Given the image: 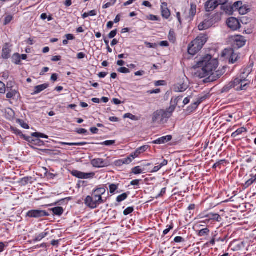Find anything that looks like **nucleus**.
Here are the masks:
<instances>
[{
  "instance_id": "f257e3e1",
  "label": "nucleus",
  "mask_w": 256,
  "mask_h": 256,
  "mask_svg": "<svg viewBox=\"0 0 256 256\" xmlns=\"http://www.w3.org/2000/svg\"><path fill=\"white\" fill-rule=\"evenodd\" d=\"M218 65V62L216 58H212V56L207 54L197 62L194 66V76L202 78L213 75Z\"/></svg>"
},
{
  "instance_id": "f03ea898",
  "label": "nucleus",
  "mask_w": 256,
  "mask_h": 256,
  "mask_svg": "<svg viewBox=\"0 0 256 256\" xmlns=\"http://www.w3.org/2000/svg\"><path fill=\"white\" fill-rule=\"evenodd\" d=\"M106 192L104 187H99L92 191L90 196H88L84 200L85 204L91 209L96 208L100 204H104L106 200H103L102 196Z\"/></svg>"
},
{
  "instance_id": "7ed1b4c3",
  "label": "nucleus",
  "mask_w": 256,
  "mask_h": 256,
  "mask_svg": "<svg viewBox=\"0 0 256 256\" xmlns=\"http://www.w3.org/2000/svg\"><path fill=\"white\" fill-rule=\"evenodd\" d=\"M208 36L206 34H200L192 40L188 46V53L192 56L197 54L203 47L208 40Z\"/></svg>"
},
{
  "instance_id": "20e7f679",
  "label": "nucleus",
  "mask_w": 256,
  "mask_h": 256,
  "mask_svg": "<svg viewBox=\"0 0 256 256\" xmlns=\"http://www.w3.org/2000/svg\"><path fill=\"white\" fill-rule=\"evenodd\" d=\"M248 74L249 73L246 74L244 72L231 81L236 90H245L248 88L250 83V80L247 78Z\"/></svg>"
},
{
  "instance_id": "39448f33",
  "label": "nucleus",
  "mask_w": 256,
  "mask_h": 256,
  "mask_svg": "<svg viewBox=\"0 0 256 256\" xmlns=\"http://www.w3.org/2000/svg\"><path fill=\"white\" fill-rule=\"evenodd\" d=\"M169 118L166 116L164 110H159L154 112L152 115V122L158 124L166 123Z\"/></svg>"
},
{
  "instance_id": "423d86ee",
  "label": "nucleus",
  "mask_w": 256,
  "mask_h": 256,
  "mask_svg": "<svg viewBox=\"0 0 256 256\" xmlns=\"http://www.w3.org/2000/svg\"><path fill=\"white\" fill-rule=\"evenodd\" d=\"M50 214L44 210H33L28 212L26 216L31 218H40L48 216Z\"/></svg>"
},
{
  "instance_id": "0eeeda50",
  "label": "nucleus",
  "mask_w": 256,
  "mask_h": 256,
  "mask_svg": "<svg viewBox=\"0 0 256 256\" xmlns=\"http://www.w3.org/2000/svg\"><path fill=\"white\" fill-rule=\"evenodd\" d=\"M233 46L234 48H239L244 46L246 42L244 38L242 36H234L232 37Z\"/></svg>"
},
{
  "instance_id": "6e6552de",
  "label": "nucleus",
  "mask_w": 256,
  "mask_h": 256,
  "mask_svg": "<svg viewBox=\"0 0 256 256\" xmlns=\"http://www.w3.org/2000/svg\"><path fill=\"white\" fill-rule=\"evenodd\" d=\"M226 24L232 30H236L240 28V24L238 20L234 17L228 18L226 20Z\"/></svg>"
},
{
  "instance_id": "1a4fd4ad",
  "label": "nucleus",
  "mask_w": 256,
  "mask_h": 256,
  "mask_svg": "<svg viewBox=\"0 0 256 256\" xmlns=\"http://www.w3.org/2000/svg\"><path fill=\"white\" fill-rule=\"evenodd\" d=\"M91 164L94 168H102L107 166L108 162L102 158H94L90 161Z\"/></svg>"
},
{
  "instance_id": "9d476101",
  "label": "nucleus",
  "mask_w": 256,
  "mask_h": 256,
  "mask_svg": "<svg viewBox=\"0 0 256 256\" xmlns=\"http://www.w3.org/2000/svg\"><path fill=\"white\" fill-rule=\"evenodd\" d=\"M160 10L163 18L168 19L170 17L171 14L170 10L168 8V4L166 2H162Z\"/></svg>"
},
{
  "instance_id": "9b49d317",
  "label": "nucleus",
  "mask_w": 256,
  "mask_h": 256,
  "mask_svg": "<svg viewBox=\"0 0 256 256\" xmlns=\"http://www.w3.org/2000/svg\"><path fill=\"white\" fill-rule=\"evenodd\" d=\"M12 82H8L7 84V90L6 97L7 98H13L14 99L16 95L18 94V92L16 90H12Z\"/></svg>"
},
{
  "instance_id": "f8f14e48",
  "label": "nucleus",
  "mask_w": 256,
  "mask_h": 256,
  "mask_svg": "<svg viewBox=\"0 0 256 256\" xmlns=\"http://www.w3.org/2000/svg\"><path fill=\"white\" fill-rule=\"evenodd\" d=\"M218 6L215 0H208L204 4V8L206 12H212Z\"/></svg>"
},
{
  "instance_id": "ddd939ff",
  "label": "nucleus",
  "mask_w": 256,
  "mask_h": 256,
  "mask_svg": "<svg viewBox=\"0 0 256 256\" xmlns=\"http://www.w3.org/2000/svg\"><path fill=\"white\" fill-rule=\"evenodd\" d=\"M213 26V20H205L200 24L198 26L200 30H204L212 27Z\"/></svg>"
},
{
  "instance_id": "4468645a",
  "label": "nucleus",
  "mask_w": 256,
  "mask_h": 256,
  "mask_svg": "<svg viewBox=\"0 0 256 256\" xmlns=\"http://www.w3.org/2000/svg\"><path fill=\"white\" fill-rule=\"evenodd\" d=\"M148 148L149 146L148 145L142 146L138 148L134 152H132L130 154V156H132V158H136L138 157L141 154L145 152Z\"/></svg>"
},
{
  "instance_id": "2eb2a0df",
  "label": "nucleus",
  "mask_w": 256,
  "mask_h": 256,
  "mask_svg": "<svg viewBox=\"0 0 256 256\" xmlns=\"http://www.w3.org/2000/svg\"><path fill=\"white\" fill-rule=\"evenodd\" d=\"M10 44L8 43L5 44L2 49V58L4 59H8L10 56Z\"/></svg>"
},
{
  "instance_id": "dca6fc26",
  "label": "nucleus",
  "mask_w": 256,
  "mask_h": 256,
  "mask_svg": "<svg viewBox=\"0 0 256 256\" xmlns=\"http://www.w3.org/2000/svg\"><path fill=\"white\" fill-rule=\"evenodd\" d=\"M196 13V5L192 2L190 4V8L189 10L188 15L186 17V18L189 21L192 20L194 17Z\"/></svg>"
},
{
  "instance_id": "f3484780",
  "label": "nucleus",
  "mask_w": 256,
  "mask_h": 256,
  "mask_svg": "<svg viewBox=\"0 0 256 256\" xmlns=\"http://www.w3.org/2000/svg\"><path fill=\"white\" fill-rule=\"evenodd\" d=\"M172 139V136L170 135H168L156 139L153 141L152 143L156 144H161L170 142Z\"/></svg>"
},
{
  "instance_id": "a211bd4d",
  "label": "nucleus",
  "mask_w": 256,
  "mask_h": 256,
  "mask_svg": "<svg viewBox=\"0 0 256 256\" xmlns=\"http://www.w3.org/2000/svg\"><path fill=\"white\" fill-rule=\"evenodd\" d=\"M49 86V84H44L40 85L37 86L34 88V92L32 93V95H35L42 92Z\"/></svg>"
},
{
  "instance_id": "6ab92c4d",
  "label": "nucleus",
  "mask_w": 256,
  "mask_h": 256,
  "mask_svg": "<svg viewBox=\"0 0 256 256\" xmlns=\"http://www.w3.org/2000/svg\"><path fill=\"white\" fill-rule=\"evenodd\" d=\"M220 9L223 10L226 14L228 15L232 14L234 10L232 6L228 4L227 2L223 6H221Z\"/></svg>"
},
{
  "instance_id": "aec40b11",
  "label": "nucleus",
  "mask_w": 256,
  "mask_h": 256,
  "mask_svg": "<svg viewBox=\"0 0 256 256\" xmlns=\"http://www.w3.org/2000/svg\"><path fill=\"white\" fill-rule=\"evenodd\" d=\"M202 218H208V220H212L218 222L222 220V218L218 214L212 212L209 213Z\"/></svg>"
},
{
  "instance_id": "412c9836",
  "label": "nucleus",
  "mask_w": 256,
  "mask_h": 256,
  "mask_svg": "<svg viewBox=\"0 0 256 256\" xmlns=\"http://www.w3.org/2000/svg\"><path fill=\"white\" fill-rule=\"evenodd\" d=\"M50 230L48 228L46 229L44 232L36 235L34 238V242H38L41 240L42 239L50 234Z\"/></svg>"
},
{
  "instance_id": "4be33fe9",
  "label": "nucleus",
  "mask_w": 256,
  "mask_h": 256,
  "mask_svg": "<svg viewBox=\"0 0 256 256\" xmlns=\"http://www.w3.org/2000/svg\"><path fill=\"white\" fill-rule=\"evenodd\" d=\"M251 178L242 184L244 188L246 189L256 182V174L255 175H250Z\"/></svg>"
},
{
  "instance_id": "5701e85b",
  "label": "nucleus",
  "mask_w": 256,
  "mask_h": 256,
  "mask_svg": "<svg viewBox=\"0 0 256 256\" xmlns=\"http://www.w3.org/2000/svg\"><path fill=\"white\" fill-rule=\"evenodd\" d=\"M49 210L52 212L54 215L60 216L64 213V208L60 206L55 207L49 209Z\"/></svg>"
},
{
  "instance_id": "b1692460",
  "label": "nucleus",
  "mask_w": 256,
  "mask_h": 256,
  "mask_svg": "<svg viewBox=\"0 0 256 256\" xmlns=\"http://www.w3.org/2000/svg\"><path fill=\"white\" fill-rule=\"evenodd\" d=\"M176 107V106L172 104L166 110H164V112L165 113L166 116L168 118L172 116V113L175 110Z\"/></svg>"
},
{
  "instance_id": "393cba45",
  "label": "nucleus",
  "mask_w": 256,
  "mask_h": 256,
  "mask_svg": "<svg viewBox=\"0 0 256 256\" xmlns=\"http://www.w3.org/2000/svg\"><path fill=\"white\" fill-rule=\"evenodd\" d=\"M240 58L239 55L235 53L234 50H232L230 56V58L229 62L232 64H234Z\"/></svg>"
},
{
  "instance_id": "a878e982",
  "label": "nucleus",
  "mask_w": 256,
  "mask_h": 256,
  "mask_svg": "<svg viewBox=\"0 0 256 256\" xmlns=\"http://www.w3.org/2000/svg\"><path fill=\"white\" fill-rule=\"evenodd\" d=\"M246 129L244 127H242L238 129L236 131L234 132L232 134L231 136L232 138H236L237 136L242 134L244 132H246Z\"/></svg>"
},
{
  "instance_id": "bb28decb",
  "label": "nucleus",
  "mask_w": 256,
  "mask_h": 256,
  "mask_svg": "<svg viewBox=\"0 0 256 256\" xmlns=\"http://www.w3.org/2000/svg\"><path fill=\"white\" fill-rule=\"evenodd\" d=\"M250 10L249 6L245 4L240 8L238 12L240 14L244 15L248 12L250 11Z\"/></svg>"
},
{
  "instance_id": "cd10ccee",
  "label": "nucleus",
  "mask_w": 256,
  "mask_h": 256,
  "mask_svg": "<svg viewBox=\"0 0 256 256\" xmlns=\"http://www.w3.org/2000/svg\"><path fill=\"white\" fill-rule=\"evenodd\" d=\"M72 174L73 176L80 179H84V178L83 176L84 175V172L78 171L77 170H73L72 172Z\"/></svg>"
},
{
  "instance_id": "c85d7f7f",
  "label": "nucleus",
  "mask_w": 256,
  "mask_h": 256,
  "mask_svg": "<svg viewBox=\"0 0 256 256\" xmlns=\"http://www.w3.org/2000/svg\"><path fill=\"white\" fill-rule=\"evenodd\" d=\"M168 38L169 40L172 43H174L176 40V36L174 31L173 30H170L169 32Z\"/></svg>"
},
{
  "instance_id": "c756f323",
  "label": "nucleus",
  "mask_w": 256,
  "mask_h": 256,
  "mask_svg": "<svg viewBox=\"0 0 256 256\" xmlns=\"http://www.w3.org/2000/svg\"><path fill=\"white\" fill-rule=\"evenodd\" d=\"M210 230L208 228H203L198 232V235L199 236H208L210 234Z\"/></svg>"
},
{
  "instance_id": "7c9ffc66",
  "label": "nucleus",
  "mask_w": 256,
  "mask_h": 256,
  "mask_svg": "<svg viewBox=\"0 0 256 256\" xmlns=\"http://www.w3.org/2000/svg\"><path fill=\"white\" fill-rule=\"evenodd\" d=\"M187 89V86L184 84L177 86L174 89L176 92H183Z\"/></svg>"
},
{
  "instance_id": "2f4dec72",
  "label": "nucleus",
  "mask_w": 256,
  "mask_h": 256,
  "mask_svg": "<svg viewBox=\"0 0 256 256\" xmlns=\"http://www.w3.org/2000/svg\"><path fill=\"white\" fill-rule=\"evenodd\" d=\"M232 88H234V86L232 85V82H230L228 84H227L226 85L223 87V88L222 90V92H228Z\"/></svg>"
},
{
  "instance_id": "473e14b6",
  "label": "nucleus",
  "mask_w": 256,
  "mask_h": 256,
  "mask_svg": "<svg viewBox=\"0 0 256 256\" xmlns=\"http://www.w3.org/2000/svg\"><path fill=\"white\" fill-rule=\"evenodd\" d=\"M129 194H130V192H128V193H126V192L124 193V194L118 196L116 198V202H120L122 201L125 200L127 198Z\"/></svg>"
},
{
  "instance_id": "72a5a7b5",
  "label": "nucleus",
  "mask_w": 256,
  "mask_h": 256,
  "mask_svg": "<svg viewBox=\"0 0 256 256\" xmlns=\"http://www.w3.org/2000/svg\"><path fill=\"white\" fill-rule=\"evenodd\" d=\"M87 144L86 142H72V143H68V142H62V145H68L70 146H82Z\"/></svg>"
},
{
  "instance_id": "f704fd0d",
  "label": "nucleus",
  "mask_w": 256,
  "mask_h": 256,
  "mask_svg": "<svg viewBox=\"0 0 256 256\" xmlns=\"http://www.w3.org/2000/svg\"><path fill=\"white\" fill-rule=\"evenodd\" d=\"M200 104V103L198 100H197L196 102H194V103L192 104L188 107V110L191 112H193L196 110Z\"/></svg>"
},
{
  "instance_id": "c9c22d12",
  "label": "nucleus",
  "mask_w": 256,
  "mask_h": 256,
  "mask_svg": "<svg viewBox=\"0 0 256 256\" xmlns=\"http://www.w3.org/2000/svg\"><path fill=\"white\" fill-rule=\"evenodd\" d=\"M32 136L36 138H48V136L47 135H46L44 134L40 133V132H33L32 134Z\"/></svg>"
},
{
  "instance_id": "e433bc0d",
  "label": "nucleus",
  "mask_w": 256,
  "mask_h": 256,
  "mask_svg": "<svg viewBox=\"0 0 256 256\" xmlns=\"http://www.w3.org/2000/svg\"><path fill=\"white\" fill-rule=\"evenodd\" d=\"M210 20H213V24L216 22H217L221 20V16L220 14L218 13L216 14L213 16L212 18L210 19Z\"/></svg>"
},
{
  "instance_id": "4c0bfd02",
  "label": "nucleus",
  "mask_w": 256,
  "mask_h": 256,
  "mask_svg": "<svg viewBox=\"0 0 256 256\" xmlns=\"http://www.w3.org/2000/svg\"><path fill=\"white\" fill-rule=\"evenodd\" d=\"M119 184H110L109 186L110 192L112 194H114L116 190H118Z\"/></svg>"
},
{
  "instance_id": "58836bf2",
  "label": "nucleus",
  "mask_w": 256,
  "mask_h": 256,
  "mask_svg": "<svg viewBox=\"0 0 256 256\" xmlns=\"http://www.w3.org/2000/svg\"><path fill=\"white\" fill-rule=\"evenodd\" d=\"M115 142H116L115 140H106V141L102 142L96 143V144L110 146L113 145L114 144H115Z\"/></svg>"
},
{
  "instance_id": "ea45409f",
  "label": "nucleus",
  "mask_w": 256,
  "mask_h": 256,
  "mask_svg": "<svg viewBox=\"0 0 256 256\" xmlns=\"http://www.w3.org/2000/svg\"><path fill=\"white\" fill-rule=\"evenodd\" d=\"M132 172L135 174H138L142 172V170L140 168V166H137L132 169Z\"/></svg>"
},
{
  "instance_id": "a19ab883",
  "label": "nucleus",
  "mask_w": 256,
  "mask_h": 256,
  "mask_svg": "<svg viewBox=\"0 0 256 256\" xmlns=\"http://www.w3.org/2000/svg\"><path fill=\"white\" fill-rule=\"evenodd\" d=\"M242 1H238L236 2H235L233 4L232 6L234 7V10H240V8L242 7Z\"/></svg>"
},
{
  "instance_id": "79ce46f5",
  "label": "nucleus",
  "mask_w": 256,
  "mask_h": 256,
  "mask_svg": "<svg viewBox=\"0 0 256 256\" xmlns=\"http://www.w3.org/2000/svg\"><path fill=\"white\" fill-rule=\"evenodd\" d=\"M182 96H178L174 98V99L172 98L171 100V104H172L174 106H176L179 101L182 100Z\"/></svg>"
},
{
  "instance_id": "37998d69",
  "label": "nucleus",
  "mask_w": 256,
  "mask_h": 256,
  "mask_svg": "<svg viewBox=\"0 0 256 256\" xmlns=\"http://www.w3.org/2000/svg\"><path fill=\"white\" fill-rule=\"evenodd\" d=\"M134 158H132V157L130 156V155L129 156L124 158H122V162H123L124 164H130L132 162V160Z\"/></svg>"
},
{
  "instance_id": "c03bdc74",
  "label": "nucleus",
  "mask_w": 256,
  "mask_h": 256,
  "mask_svg": "<svg viewBox=\"0 0 256 256\" xmlns=\"http://www.w3.org/2000/svg\"><path fill=\"white\" fill-rule=\"evenodd\" d=\"M12 19H13L12 16V15L7 16L4 18V24L7 25L9 23H10L11 22V21L12 20Z\"/></svg>"
},
{
  "instance_id": "a18cd8bd",
  "label": "nucleus",
  "mask_w": 256,
  "mask_h": 256,
  "mask_svg": "<svg viewBox=\"0 0 256 256\" xmlns=\"http://www.w3.org/2000/svg\"><path fill=\"white\" fill-rule=\"evenodd\" d=\"M32 141L33 142H32V144H34V145H36L38 146H42L44 144V142L41 140H40L38 139L34 140H32Z\"/></svg>"
},
{
  "instance_id": "49530a36",
  "label": "nucleus",
  "mask_w": 256,
  "mask_h": 256,
  "mask_svg": "<svg viewBox=\"0 0 256 256\" xmlns=\"http://www.w3.org/2000/svg\"><path fill=\"white\" fill-rule=\"evenodd\" d=\"M94 176H95V174L93 172H90V173L84 172V175L83 176L84 177V179H88V178H92L94 177Z\"/></svg>"
},
{
  "instance_id": "de8ad7c7",
  "label": "nucleus",
  "mask_w": 256,
  "mask_h": 256,
  "mask_svg": "<svg viewBox=\"0 0 256 256\" xmlns=\"http://www.w3.org/2000/svg\"><path fill=\"white\" fill-rule=\"evenodd\" d=\"M134 209L133 207H128L124 211V216H127L132 213L134 212Z\"/></svg>"
},
{
  "instance_id": "09e8293b",
  "label": "nucleus",
  "mask_w": 256,
  "mask_h": 256,
  "mask_svg": "<svg viewBox=\"0 0 256 256\" xmlns=\"http://www.w3.org/2000/svg\"><path fill=\"white\" fill-rule=\"evenodd\" d=\"M167 228L164 230L163 232V236L167 234L169 232L174 228V224L172 223L170 225L167 226Z\"/></svg>"
},
{
  "instance_id": "8fccbe9b",
  "label": "nucleus",
  "mask_w": 256,
  "mask_h": 256,
  "mask_svg": "<svg viewBox=\"0 0 256 256\" xmlns=\"http://www.w3.org/2000/svg\"><path fill=\"white\" fill-rule=\"evenodd\" d=\"M32 180V177H24L21 180V183L22 185L27 184L29 181Z\"/></svg>"
},
{
  "instance_id": "3c124183",
  "label": "nucleus",
  "mask_w": 256,
  "mask_h": 256,
  "mask_svg": "<svg viewBox=\"0 0 256 256\" xmlns=\"http://www.w3.org/2000/svg\"><path fill=\"white\" fill-rule=\"evenodd\" d=\"M6 88L5 84L0 81V94H4L6 92Z\"/></svg>"
},
{
  "instance_id": "603ef678",
  "label": "nucleus",
  "mask_w": 256,
  "mask_h": 256,
  "mask_svg": "<svg viewBox=\"0 0 256 256\" xmlns=\"http://www.w3.org/2000/svg\"><path fill=\"white\" fill-rule=\"evenodd\" d=\"M118 71L120 72L123 74H128L130 72V70L128 68L125 67H121L118 69Z\"/></svg>"
},
{
  "instance_id": "864d4df0",
  "label": "nucleus",
  "mask_w": 256,
  "mask_h": 256,
  "mask_svg": "<svg viewBox=\"0 0 256 256\" xmlns=\"http://www.w3.org/2000/svg\"><path fill=\"white\" fill-rule=\"evenodd\" d=\"M117 34V30L116 29L113 30L110 32V33L108 34V36L109 38L111 39L115 37Z\"/></svg>"
},
{
  "instance_id": "5fc2aeb1",
  "label": "nucleus",
  "mask_w": 256,
  "mask_h": 256,
  "mask_svg": "<svg viewBox=\"0 0 256 256\" xmlns=\"http://www.w3.org/2000/svg\"><path fill=\"white\" fill-rule=\"evenodd\" d=\"M142 181V180H134L130 182V185L134 186H139L140 182Z\"/></svg>"
},
{
  "instance_id": "6e6d98bb",
  "label": "nucleus",
  "mask_w": 256,
  "mask_h": 256,
  "mask_svg": "<svg viewBox=\"0 0 256 256\" xmlns=\"http://www.w3.org/2000/svg\"><path fill=\"white\" fill-rule=\"evenodd\" d=\"M224 162H225V160H220L218 161V162H216V163H215L214 164L212 168H215L217 167H220L221 166V164H222L224 163Z\"/></svg>"
},
{
  "instance_id": "4d7b16f0",
  "label": "nucleus",
  "mask_w": 256,
  "mask_h": 256,
  "mask_svg": "<svg viewBox=\"0 0 256 256\" xmlns=\"http://www.w3.org/2000/svg\"><path fill=\"white\" fill-rule=\"evenodd\" d=\"M22 137L24 139V140H26L28 142H30L32 144L33 142L32 141V140H34L32 138H31L29 136H26L24 134H22Z\"/></svg>"
},
{
  "instance_id": "13d9d810",
  "label": "nucleus",
  "mask_w": 256,
  "mask_h": 256,
  "mask_svg": "<svg viewBox=\"0 0 256 256\" xmlns=\"http://www.w3.org/2000/svg\"><path fill=\"white\" fill-rule=\"evenodd\" d=\"M174 242H176V243H178V242H184L185 240L183 238H182L181 236H176L174 238Z\"/></svg>"
},
{
  "instance_id": "bf43d9fd",
  "label": "nucleus",
  "mask_w": 256,
  "mask_h": 256,
  "mask_svg": "<svg viewBox=\"0 0 256 256\" xmlns=\"http://www.w3.org/2000/svg\"><path fill=\"white\" fill-rule=\"evenodd\" d=\"M216 2L217 3L218 6L220 5L221 6H223L224 4L227 2V0H215Z\"/></svg>"
},
{
  "instance_id": "052dcab7",
  "label": "nucleus",
  "mask_w": 256,
  "mask_h": 256,
  "mask_svg": "<svg viewBox=\"0 0 256 256\" xmlns=\"http://www.w3.org/2000/svg\"><path fill=\"white\" fill-rule=\"evenodd\" d=\"M16 58V60L15 62V63L16 64H18L19 62L20 61V54H14V56H13V58Z\"/></svg>"
},
{
  "instance_id": "680f3d73",
  "label": "nucleus",
  "mask_w": 256,
  "mask_h": 256,
  "mask_svg": "<svg viewBox=\"0 0 256 256\" xmlns=\"http://www.w3.org/2000/svg\"><path fill=\"white\" fill-rule=\"evenodd\" d=\"M76 132L78 134H85L88 132V131L84 128H80L76 130Z\"/></svg>"
},
{
  "instance_id": "e2e57ef3",
  "label": "nucleus",
  "mask_w": 256,
  "mask_h": 256,
  "mask_svg": "<svg viewBox=\"0 0 256 256\" xmlns=\"http://www.w3.org/2000/svg\"><path fill=\"white\" fill-rule=\"evenodd\" d=\"M124 118H129L131 120H134L135 118V116L130 113H127L124 115Z\"/></svg>"
},
{
  "instance_id": "0e129e2a",
  "label": "nucleus",
  "mask_w": 256,
  "mask_h": 256,
  "mask_svg": "<svg viewBox=\"0 0 256 256\" xmlns=\"http://www.w3.org/2000/svg\"><path fill=\"white\" fill-rule=\"evenodd\" d=\"M12 130L15 134L18 136H20L22 137V134L20 130L14 128H12Z\"/></svg>"
},
{
  "instance_id": "69168bd1",
  "label": "nucleus",
  "mask_w": 256,
  "mask_h": 256,
  "mask_svg": "<svg viewBox=\"0 0 256 256\" xmlns=\"http://www.w3.org/2000/svg\"><path fill=\"white\" fill-rule=\"evenodd\" d=\"M166 188H162V189L160 193L158 194V196H156V198L163 196L166 194Z\"/></svg>"
},
{
  "instance_id": "338daca9",
  "label": "nucleus",
  "mask_w": 256,
  "mask_h": 256,
  "mask_svg": "<svg viewBox=\"0 0 256 256\" xmlns=\"http://www.w3.org/2000/svg\"><path fill=\"white\" fill-rule=\"evenodd\" d=\"M149 19L150 20H153V21H155V20L156 21V20H160L159 17L156 16L152 15V14L150 15Z\"/></svg>"
},
{
  "instance_id": "774afa93",
  "label": "nucleus",
  "mask_w": 256,
  "mask_h": 256,
  "mask_svg": "<svg viewBox=\"0 0 256 256\" xmlns=\"http://www.w3.org/2000/svg\"><path fill=\"white\" fill-rule=\"evenodd\" d=\"M20 124L23 128H24L25 129L29 128V126H28V124L24 122L23 120L20 121Z\"/></svg>"
}]
</instances>
